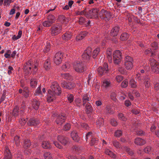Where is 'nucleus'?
Returning <instances> with one entry per match:
<instances>
[{"instance_id": "obj_1", "label": "nucleus", "mask_w": 159, "mask_h": 159, "mask_svg": "<svg viewBox=\"0 0 159 159\" xmlns=\"http://www.w3.org/2000/svg\"><path fill=\"white\" fill-rule=\"evenodd\" d=\"M37 65V64H35L33 67V63L31 61L26 62L24 64L23 68L25 74L28 75L31 74V72L33 74H35L38 70Z\"/></svg>"}, {"instance_id": "obj_2", "label": "nucleus", "mask_w": 159, "mask_h": 159, "mask_svg": "<svg viewBox=\"0 0 159 159\" xmlns=\"http://www.w3.org/2000/svg\"><path fill=\"white\" fill-rule=\"evenodd\" d=\"M73 68L74 70L78 73H82L86 70V67L84 64L79 61L74 63Z\"/></svg>"}, {"instance_id": "obj_3", "label": "nucleus", "mask_w": 159, "mask_h": 159, "mask_svg": "<svg viewBox=\"0 0 159 159\" xmlns=\"http://www.w3.org/2000/svg\"><path fill=\"white\" fill-rule=\"evenodd\" d=\"M99 10L97 8H93L90 10L88 9V12L86 17L88 18H97L98 17Z\"/></svg>"}, {"instance_id": "obj_4", "label": "nucleus", "mask_w": 159, "mask_h": 159, "mask_svg": "<svg viewBox=\"0 0 159 159\" xmlns=\"http://www.w3.org/2000/svg\"><path fill=\"white\" fill-rule=\"evenodd\" d=\"M149 61L152 71L157 74L159 73V63L152 58L149 59Z\"/></svg>"}, {"instance_id": "obj_5", "label": "nucleus", "mask_w": 159, "mask_h": 159, "mask_svg": "<svg viewBox=\"0 0 159 159\" xmlns=\"http://www.w3.org/2000/svg\"><path fill=\"white\" fill-rule=\"evenodd\" d=\"M99 16L102 19L105 21H108L111 17V15L109 12L102 9L98 13Z\"/></svg>"}, {"instance_id": "obj_6", "label": "nucleus", "mask_w": 159, "mask_h": 159, "mask_svg": "<svg viewBox=\"0 0 159 159\" xmlns=\"http://www.w3.org/2000/svg\"><path fill=\"white\" fill-rule=\"evenodd\" d=\"M62 27L61 25H56L52 26L50 29L51 34L52 36L57 35L61 32Z\"/></svg>"}, {"instance_id": "obj_7", "label": "nucleus", "mask_w": 159, "mask_h": 159, "mask_svg": "<svg viewBox=\"0 0 159 159\" xmlns=\"http://www.w3.org/2000/svg\"><path fill=\"white\" fill-rule=\"evenodd\" d=\"M51 88L52 91L55 93H56V94H57V95H60L61 93V88L57 82H54L52 83L51 86Z\"/></svg>"}, {"instance_id": "obj_8", "label": "nucleus", "mask_w": 159, "mask_h": 159, "mask_svg": "<svg viewBox=\"0 0 159 159\" xmlns=\"http://www.w3.org/2000/svg\"><path fill=\"white\" fill-rule=\"evenodd\" d=\"M47 20L45 21L43 23V25L44 27L51 26L55 20V16L52 15H49L47 17Z\"/></svg>"}, {"instance_id": "obj_9", "label": "nucleus", "mask_w": 159, "mask_h": 159, "mask_svg": "<svg viewBox=\"0 0 159 159\" xmlns=\"http://www.w3.org/2000/svg\"><path fill=\"white\" fill-rule=\"evenodd\" d=\"M109 70V68L107 64L104 63L103 65V67H100L98 69V71L99 74L101 76H102L108 72Z\"/></svg>"}, {"instance_id": "obj_10", "label": "nucleus", "mask_w": 159, "mask_h": 159, "mask_svg": "<svg viewBox=\"0 0 159 159\" xmlns=\"http://www.w3.org/2000/svg\"><path fill=\"white\" fill-rule=\"evenodd\" d=\"M91 51L92 49L90 47H88L86 50H85L82 55L83 60L85 61H88L89 60L91 55Z\"/></svg>"}, {"instance_id": "obj_11", "label": "nucleus", "mask_w": 159, "mask_h": 159, "mask_svg": "<svg viewBox=\"0 0 159 159\" xmlns=\"http://www.w3.org/2000/svg\"><path fill=\"white\" fill-rule=\"evenodd\" d=\"M62 57L63 54L61 52H57L54 58V62L57 65H59L61 62Z\"/></svg>"}, {"instance_id": "obj_12", "label": "nucleus", "mask_w": 159, "mask_h": 159, "mask_svg": "<svg viewBox=\"0 0 159 159\" xmlns=\"http://www.w3.org/2000/svg\"><path fill=\"white\" fill-rule=\"evenodd\" d=\"M58 140L63 145H67L69 142V139L65 136H58L57 137Z\"/></svg>"}, {"instance_id": "obj_13", "label": "nucleus", "mask_w": 159, "mask_h": 159, "mask_svg": "<svg viewBox=\"0 0 159 159\" xmlns=\"http://www.w3.org/2000/svg\"><path fill=\"white\" fill-rule=\"evenodd\" d=\"M48 92L47 101L48 102H50L56 99V96L57 95V94H56V93L52 92L51 89H49Z\"/></svg>"}, {"instance_id": "obj_14", "label": "nucleus", "mask_w": 159, "mask_h": 159, "mask_svg": "<svg viewBox=\"0 0 159 159\" xmlns=\"http://www.w3.org/2000/svg\"><path fill=\"white\" fill-rule=\"evenodd\" d=\"M61 86L68 89H71L75 87V84L71 82L67 83L65 81H62L61 83Z\"/></svg>"}, {"instance_id": "obj_15", "label": "nucleus", "mask_w": 159, "mask_h": 159, "mask_svg": "<svg viewBox=\"0 0 159 159\" xmlns=\"http://www.w3.org/2000/svg\"><path fill=\"white\" fill-rule=\"evenodd\" d=\"M66 117L64 114H60L57 116L56 120L57 124L61 125L65 121Z\"/></svg>"}, {"instance_id": "obj_16", "label": "nucleus", "mask_w": 159, "mask_h": 159, "mask_svg": "<svg viewBox=\"0 0 159 159\" xmlns=\"http://www.w3.org/2000/svg\"><path fill=\"white\" fill-rule=\"evenodd\" d=\"M83 105L85 106L87 103H89L91 102L90 96L89 94H84L82 98Z\"/></svg>"}, {"instance_id": "obj_17", "label": "nucleus", "mask_w": 159, "mask_h": 159, "mask_svg": "<svg viewBox=\"0 0 159 159\" xmlns=\"http://www.w3.org/2000/svg\"><path fill=\"white\" fill-rule=\"evenodd\" d=\"M70 136L73 140L77 142H79L80 138L78 135L77 132L76 130H73L70 133Z\"/></svg>"}, {"instance_id": "obj_18", "label": "nucleus", "mask_w": 159, "mask_h": 159, "mask_svg": "<svg viewBox=\"0 0 159 159\" xmlns=\"http://www.w3.org/2000/svg\"><path fill=\"white\" fill-rule=\"evenodd\" d=\"M120 30V28L119 26H117L114 27L112 29L110 33V35L114 37L116 36L119 32Z\"/></svg>"}, {"instance_id": "obj_19", "label": "nucleus", "mask_w": 159, "mask_h": 159, "mask_svg": "<svg viewBox=\"0 0 159 159\" xmlns=\"http://www.w3.org/2000/svg\"><path fill=\"white\" fill-rule=\"evenodd\" d=\"M39 122L38 120L31 118L27 122V124L29 126H35L39 124Z\"/></svg>"}, {"instance_id": "obj_20", "label": "nucleus", "mask_w": 159, "mask_h": 159, "mask_svg": "<svg viewBox=\"0 0 159 159\" xmlns=\"http://www.w3.org/2000/svg\"><path fill=\"white\" fill-rule=\"evenodd\" d=\"M88 32L86 31L80 32L76 37V40L77 41L82 39L85 37L86 36Z\"/></svg>"}, {"instance_id": "obj_21", "label": "nucleus", "mask_w": 159, "mask_h": 159, "mask_svg": "<svg viewBox=\"0 0 159 159\" xmlns=\"http://www.w3.org/2000/svg\"><path fill=\"white\" fill-rule=\"evenodd\" d=\"M146 143L145 140L139 138L135 139L134 140L135 143L138 145H143L144 144Z\"/></svg>"}, {"instance_id": "obj_22", "label": "nucleus", "mask_w": 159, "mask_h": 159, "mask_svg": "<svg viewBox=\"0 0 159 159\" xmlns=\"http://www.w3.org/2000/svg\"><path fill=\"white\" fill-rule=\"evenodd\" d=\"M102 86L106 89H108L111 87V84L109 80H105L103 81Z\"/></svg>"}, {"instance_id": "obj_23", "label": "nucleus", "mask_w": 159, "mask_h": 159, "mask_svg": "<svg viewBox=\"0 0 159 159\" xmlns=\"http://www.w3.org/2000/svg\"><path fill=\"white\" fill-rule=\"evenodd\" d=\"M72 35V34L70 32H66L62 35V38L63 40H68L70 39Z\"/></svg>"}, {"instance_id": "obj_24", "label": "nucleus", "mask_w": 159, "mask_h": 159, "mask_svg": "<svg viewBox=\"0 0 159 159\" xmlns=\"http://www.w3.org/2000/svg\"><path fill=\"white\" fill-rule=\"evenodd\" d=\"M30 92V91L28 88L27 86H25L23 88V95L25 98H27L29 97Z\"/></svg>"}, {"instance_id": "obj_25", "label": "nucleus", "mask_w": 159, "mask_h": 159, "mask_svg": "<svg viewBox=\"0 0 159 159\" xmlns=\"http://www.w3.org/2000/svg\"><path fill=\"white\" fill-rule=\"evenodd\" d=\"M85 105L86 113L87 114H90L93 111V108L91 105L90 103H87Z\"/></svg>"}, {"instance_id": "obj_26", "label": "nucleus", "mask_w": 159, "mask_h": 159, "mask_svg": "<svg viewBox=\"0 0 159 159\" xmlns=\"http://www.w3.org/2000/svg\"><path fill=\"white\" fill-rule=\"evenodd\" d=\"M42 147L44 149H50L51 146L50 143L48 141H44L42 143Z\"/></svg>"}, {"instance_id": "obj_27", "label": "nucleus", "mask_w": 159, "mask_h": 159, "mask_svg": "<svg viewBox=\"0 0 159 159\" xmlns=\"http://www.w3.org/2000/svg\"><path fill=\"white\" fill-rule=\"evenodd\" d=\"M70 65L69 62H66L61 66V69L64 71H68L70 68Z\"/></svg>"}, {"instance_id": "obj_28", "label": "nucleus", "mask_w": 159, "mask_h": 159, "mask_svg": "<svg viewBox=\"0 0 159 159\" xmlns=\"http://www.w3.org/2000/svg\"><path fill=\"white\" fill-rule=\"evenodd\" d=\"M12 157L10 150L6 149L5 152V157L4 159H11Z\"/></svg>"}, {"instance_id": "obj_29", "label": "nucleus", "mask_w": 159, "mask_h": 159, "mask_svg": "<svg viewBox=\"0 0 159 159\" xmlns=\"http://www.w3.org/2000/svg\"><path fill=\"white\" fill-rule=\"evenodd\" d=\"M33 102V108L35 110H38L39 109L40 104L39 102L36 99H34Z\"/></svg>"}, {"instance_id": "obj_30", "label": "nucleus", "mask_w": 159, "mask_h": 159, "mask_svg": "<svg viewBox=\"0 0 159 159\" xmlns=\"http://www.w3.org/2000/svg\"><path fill=\"white\" fill-rule=\"evenodd\" d=\"M119 57L120 58V57H122V53L120 52V51L119 50H116L115 51L114 53L113 54V59H115L116 57Z\"/></svg>"}, {"instance_id": "obj_31", "label": "nucleus", "mask_w": 159, "mask_h": 159, "mask_svg": "<svg viewBox=\"0 0 159 159\" xmlns=\"http://www.w3.org/2000/svg\"><path fill=\"white\" fill-rule=\"evenodd\" d=\"M125 66L127 69H129V56H126L125 57Z\"/></svg>"}, {"instance_id": "obj_32", "label": "nucleus", "mask_w": 159, "mask_h": 159, "mask_svg": "<svg viewBox=\"0 0 159 159\" xmlns=\"http://www.w3.org/2000/svg\"><path fill=\"white\" fill-rule=\"evenodd\" d=\"M111 54L112 52L111 51L108 50H107L106 55L109 63H111L112 61Z\"/></svg>"}, {"instance_id": "obj_33", "label": "nucleus", "mask_w": 159, "mask_h": 159, "mask_svg": "<svg viewBox=\"0 0 159 159\" xmlns=\"http://www.w3.org/2000/svg\"><path fill=\"white\" fill-rule=\"evenodd\" d=\"M19 107L18 106H16L14 108L13 111L12 112V115L15 117L17 116L20 113H19L18 111Z\"/></svg>"}, {"instance_id": "obj_34", "label": "nucleus", "mask_w": 159, "mask_h": 159, "mask_svg": "<svg viewBox=\"0 0 159 159\" xmlns=\"http://www.w3.org/2000/svg\"><path fill=\"white\" fill-rule=\"evenodd\" d=\"M44 67L46 70L49 69L51 67V62L49 60H47L44 64Z\"/></svg>"}, {"instance_id": "obj_35", "label": "nucleus", "mask_w": 159, "mask_h": 159, "mask_svg": "<svg viewBox=\"0 0 159 159\" xmlns=\"http://www.w3.org/2000/svg\"><path fill=\"white\" fill-rule=\"evenodd\" d=\"M100 49L99 48H97L94 50L93 54L92 57L94 58H95L100 52Z\"/></svg>"}, {"instance_id": "obj_36", "label": "nucleus", "mask_w": 159, "mask_h": 159, "mask_svg": "<svg viewBox=\"0 0 159 159\" xmlns=\"http://www.w3.org/2000/svg\"><path fill=\"white\" fill-rule=\"evenodd\" d=\"M116 94L115 90H112L111 91L110 97L111 99L114 101H116Z\"/></svg>"}, {"instance_id": "obj_37", "label": "nucleus", "mask_w": 159, "mask_h": 159, "mask_svg": "<svg viewBox=\"0 0 159 159\" xmlns=\"http://www.w3.org/2000/svg\"><path fill=\"white\" fill-rule=\"evenodd\" d=\"M106 112L108 114H113L114 112L112 109H111V107L109 106H107L105 109Z\"/></svg>"}, {"instance_id": "obj_38", "label": "nucleus", "mask_w": 159, "mask_h": 159, "mask_svg": "<svg viewBox=\"0 0 159 159\" xmlns=\"http://www.w3.org/2000/svg\"><path fill=\"white\" fill-rule=\"evenodd\" d=\"M43 156L45 159H52V155L50 152L45 153Z\"/></svg>"}, {"instance_id": "obj_39", "label": "nucleus", "mask_w": 159, "mask_h": 159, "mask_svg": "<svg viewBox=\"0 0 159 159\" xmlns=\"http://www.w3.org/2000/svg\"><path fill=\"white\" fill-rule=\"evenodd\" d=\"M62 77L67 80H70L71 79V76L69 73H64L61 74Z\"/></svg>"}, {"instance_id": "obj_40", "label": "nucleus", "mask_w": 159, "mask_h": 159, "mask_svg": "<svg viewBox=\"0 0 159 159\" xmlns=\"http://www.w3.org/2000/svg\"><path fill=\"white\" fill-rule=\"evenodd\" d=\"M30 83L31 87L34 88L37 85V81L35 79H32L31 80Z\"/></svg>"}, {"instance_id": "obj_41", "label": "nucleus", "mask_w": 159, "mask_h": 159, "mask_svg": "<svg viewBox=\"0 0 159 159\" xmlns=\"http://www.w3.org/2000/svg\"><path fill=\"white\" fill-rule=\"evenodd\" d=\"M14 142L15 143L16 146H18L19 145L20 140L19 136H16L15 137Z\"/></svg>"}, {"instance_id": "obj_42", "label": "nucleus", "mask_w": 159, "mask_h": 159, "mask_svg": "<svg viewBox=\"0 0 159 159\" xmlns=\"http://www.w3.org/2000/svg\"><path fill=\"white\" fill-rule=\"evenodd\" d=\"M129 35L128 34L125 33L122 34L120 36V39L122 40H125L127 39L128 38Z\"/></svg>"}, {"instance_id": "obj_43", "label": "nucleus", "mask_w": 159, "mask_h": 159, "mask_svg": "<svg viewBox=\"0 0 159 159\" xmlns=\"http://www.w3.org/2000/svg\"><path fill=\"white\" fill-rule=\"evenodd\" d=\"M50 48V44L49 42L47 43L46 45L45 46V47L43 50L44 52L47 53L48 52Z\"/></svg>"}, {"instance_id": "obj_44", "label": "nucleus", "mask_w": 159, "mask_h": 159, "mask_svg": "<svg viewBox=\"0 0 159 159\" xmlns=\"http://www.w3.org/2000/svg\"><path fill=\"white\" fill-rule=\"evenodd\" d=\"M136 132L137 135L141 136L145 135L146 134L145 132L140 129L137 130Z\"/></svg>"}, {"instance_id": "obj_45", "label": "nucleus", "mask_w": 159, "mask_h": 159, "mask_svg": "<svg viewBox=\"0 0 159 159\" xmlns=\"http://www.w3.org/2000/svg\"><path fill=\"white\" fill-rule=\"evenodd\" d=\"M119 57H120L115 58V59H116V60L113 59V61L115 64H118L120 63L122 59V57H120V58H119Z\"/></svg>"}, {"instance_id": "obj_46", "label": "nucleus", "mask_w": 159, "mask_h": 159, "mask_svg": "<svg viewBox=\"0 0 159 159\" xmlns=\"http://www.w3.org/2000/svg\"><path fill=\"white\" fill-rule=\"evenodd\" d=\"M113 146L116 148H120V144L116 140H114L112 142Z\"/></svg>"}, {"instance_id": "obj_47", "label": "nucleus", "mask_w": 159, "mask_h": 159, "mask_svg": "<svg viewBox=\"0 0 159 159\" xmlns=\"http://www.w3.org/2000/svg\"><path fill=\"white\" fill-rule=\"evenodd\" d=\"M98 142V139L97 138H92L91 140L90 144L91 145L93 146L96 144Z\"/></svg>"}, {"instance_id": "obj_48", "label": "nucleus", "mask_w": 159, "mask_h": 159, "mask_svg": "<svg viewBox=\"0 0 159 159\" xmlns=\"http://www.w3.org/2000/svg\"><path fill=\"white\" fill-rule=\"evenodd\" d=\"M31 145V143L30 140H27L25 141L24 143V147L25 148L30 147Z\"/></svg>"}, {"instance_id": "obj_49", "label": "nucleus", "mask_w": 159, "mask_h": 159, "mask_svg": "<svg viewBox=\"0 0 159 159\" xmlns=\"http://www.w3.org/2000/svg\"><path fill=\"white\" fill-rule=\"evenodd\" d=\"M111 124L113 126H116L118 124L116 120L114 118H112L110 120Z\"/></svg>"}, {"instance_id": "obj_50", "label": "nucleus", "mask_w": 159, "mask_h": 159, "mask_svg": "<svg viewBox=\"0 0 159 159\" xmlns=\"http://www.w3.org/2000/svg\"><path fill=\"white\" fill-rule=\"evenodd\" d=\"M118 117L119 119L123 121H125L126 120V118L124 116V115L121 113L118 114Z\"/></svg>"}, {"instance_id": "obj_51", "label": "nucleus", "mask_w": 159, "mask_h": 159, "mask_svg": "<svg viewBox=\"0 0 159 159\" xmlns=\"http://www.w3.org/2000/svg\"><path fill=\"white\" fill-rule=\"evenodd\" d=\"M41 87H39L37 89H36L35 93H34V95H41Z\"/></svg>"}, {"instance_id": "obj_52", "label": "nucleus", "mask_w": 159, "mask_h": 159, "mask_svg": "<svg viewBox=\"0 0 159 159\" xmlns=\"http://www.w3.org/2000/svg\"><path fill=\"white\" fill-rule=\"evenodd\" d=\"M122 132L120 130H117L115 133V136L117 137H119L122 135Z\"/></svg>"}, {"instance_id": "obj_53", "label": "nucleus", "mask_w": 159, "mask_h": 159, "mask_svg": "<svg viewBox=\"0 0 159 159\" xmlns=\"http://www.w3.org/2000/svg\"><path fill=\"white\" fill-rule=\"evenodd\" d=\"M67 99L68 101L70 102L71 103L73 101L74 99V97L73 95L70 94V95H68L67 96Z\"/></svg>"}, {"instance_id": "obj_54", "label": "nucleus", "mask_w": 159, "mask_h": 159, "mask_svg": "<svg viewBox=\"0 0 159 159\" xmlns=\"http://www.w3.org/2000/svg\"><path fill=\"white\" fill-rule=\"evenodd\" d=\"M128 84V81L127 80H125L121 83V85L122 87L123 88L126 87Z\"/></svg>"}, {"instance_id": "obj_55", "label": "nucleus", "mask_w": 159, "mask_h": 159, "mask_svg": "<svg viewBox=\"0 0 159 159\" xmlns=\"http://www.w3.org/2000/svg\"><path fill=\"white\" fill-rule=\"evenodd\" d=\"M27 120V119H25L23 118H21L19 120V122L21 125H23L26 123Z\"/></svg>"}, {"instance_id": "obj_56", "label": "nucleus", "mask_w": 159, "mask_h": 159, "mask_svg": "<svg viewBox=\"0 0 159 159\" xmlns=\"http://www.w3.org/2000/svg\"><path fill=\"white\" fill-rule=\"evenodd\" d=\"M70 125L69 123H67L64 126V129L65 130H68L70 128Z\"/></svg>"}, {"instance_id": "obj_57", "label": "nucleus", "mask_w": 159, "mask_h": 159, "mask_svg": "<svg viewBox=\"0 0 159 159\" xmlns=\"http://www.w3.org/2000/svg\"><path fill=\"white\" fill-rule=\"evenodd\" d=\"M53 143L56 147L59 149H61L62 148L61 145L58 143L57 141H53Z\"/></svg>"}, {"instance_id": "obj_58", "label": "nucleus", "mask_w": 159, "mask_h": 159, "mask_svg": "<svg viewBox=\"0 0 159 159\" xmlns=\"http://www.w3.org/2000/svg\"><path fill=\"white\" fill-rule=\"evenodd\" d=\"M131 85L132 88H135L136 86V82L134 80H131L130 81V86Z\"/></svg>"}, {"instance_id": "obj_59", "label": "nucleus", "mask_w": 159, "mask_h": 159, "mask_svg": "<svg viewBox=\"0 0 159 159\" xmlns=\"http://www.w3.org/2000/svg\"><path fill=\"white\" fill-rule=\"evenodd\" d=\"M116 79L118 82H120L123 80V77L122 75H118L116 76Z\"/></svg>"}, {"instance_id": "obj_60", "label": "nucleus", "mask_w": 159, "mask_h": 159, "mask_svg": "<svg viewBox=\"0 0 159 159\" xmlns=\"http://www.w3.org/2000/svg\"><path fill=\"white\" fill-rule=\"evenodd\" d=\"M151 150V148L150 146H148L144 149V152L146 153H149Z\"/></svg>"}, {"instance_id": "obj_61", "label": "nucleus", "mask_w": 159, "mask_h": 159, "mask_svg": "<svg viewBox=\"0 0 159 159\" xmlns=\"http://www.w3.org/2000/svg\"><path fill=\"white\" fill-rule=\"evenodd\" d=\"M130 69H132L133 67L134 64V61L132 58L130 57Z\"/></svg>"}, {"instance_id": "obj_62", "label": "nucleus", "mask_w": 159, "mask_h": 159, "mask_svg": "<svg viewBox=\"0 0 159 159\" xmlns=\"http://www.w3.org/2000/svg\"><path fill=\"white\" fill-rule=\"evenodd\" d=\"M85 19L84 18L81 17L79 18V22L80 24H82L85 22Z\"/></svg>"}, {"instance_id": "obj_63", "label": "nucleus", "mask_w": 159, "mask_h": 159, "mask_svg": "<svg viewBox=\"0 0 159 159\" xmlns=\"http://www.w3.org/2000/svg\"><path fill=\"white\" fill-rule=\"evenodd\" d=\"M92 136V133L91 132H88L86 135V139L88 141L89 138L91 137Z\"/></svg>"}, {"instance_id": "obj_64", "label": "nucleus", "mask_w": 159, "mask_h": 159, "mask_svg": "<svg viewBox=\"0 0 159 159\" xmlns=\"http://www.w3.org/2000/svg\"><path fill=\"white\" fill-rule=\"evenodd\" d=\"M81 127L82 128L86 129H88L89 128L88 125L86 124L83 123L81 124Z\"/></svg>"}]
</instances>
